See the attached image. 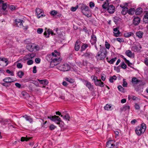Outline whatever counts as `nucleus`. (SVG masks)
Returning a JSON list of instances; mask_svg holds the SVG:
<instances>
[{
    "label": "nucleus",
    "mask_w": 148,
    "mask_h": 148,
    "mask_svg": "<svg viewBox=\"0 0 148 148\" xmlns=\"http://www.w3.org/2000/svg\"><path fill=\"white\" fill-rule=\"evenodd\" d=\"M139 47L140 49L141 48V47L140 45H139V47H138L137 46L135 45L132 47V50L134 51H138L139 50L138 48Z\"/></svg>",
    "instance_id": "c85d7f7f"
},
{
    "label": "nucleus",
    "mask_w": 148,
    "mask_h": 148,
    "mask_svg": "<svg viewBox=\"0 0 148 148\" xmlns=\"http://www.w3.org/2000/svg\"><path fill=\"white\" fill-rule=\"evenodd\" d=\"M122 8H123V10L121 11V13L123 15H125L128 12V9L126 7H125L124 6Z\"/></svg>",
    "instance_id": "4be33fe9"
},
{
    "label": "nucleus",
    "mask_w": 148,
    "mask_h": 148,
    "mask_svg": "<svg viewBox=\"0 0 148 148\" xmlns=\"http://www.w3.org/2000/svg\"><path fill=\"white\" fill-rule=\"evenodd\" d=\"M66 80L71 83H73L74 82L73 79L71 78L69 79L68 78H66Z\"/></svg>",
    "instance_id": "de8ad7c7"
},
{
    "label": "nucleus",
    "mask_w": 148,
    "mask_h": 148,
    "mask_svg": "<svg viewBox=\"0 0 148 148\" xmlns=\"http://www.w3.org/2000/svg\"><path fill=\"white\" fill-rule=\"evenodd\" d=\"M82 56H84L85 57L87 58H92L93 57V55L91 53L86 52L84 54L82 55Z\"/></svg>",
    "instance_id": "ddd939ff"
},
{
    "label": "nucleus",
    "mask_w": 148,
    "mask_h": 148,
    "mask_svg": "<svg viewBox=\"0 0 148 148\" xmlns=\"http://www.w3.org/2000/svg\"><path fill=\"white\" fill-rule=\"evenodd\" d=\"M111 107V106L110 105L106 104V106H105L104 107V108L105 110H109Z\"/></svg>",
    "instance_id": "ea45409f"
},
{
    "label": "nucleus",
    "mask_w": 148,
    "mask_h": 148,
    "mask_svg": "<svg viewBox=\"0 0 148 148\" xmlns=\"http://www.w3.org/2000/svg\"><path fill=\"white\" fill-rule=\"evenodd\" d=\"M36 15H37V17L38 18H42L45 16V15L44 14L43 11L39 8H36Z\"/></svg>",
    "instance_id": "0eeeda50"
},
{
    "label": "nucleus",
    "mask_w": 148,
    "mask_h": 148,
    "mask_svg": "<svg viewBox=\"0 0 148 148\" xmlns=\"http://www.w3.org/2000/svg\"><path fill=\"white\" fill-rule=\"evenodd\" d=\"M29 139L28 138L23 137L21 138V141H27L29 140Z\"/></svg>",
    "instance_id": "c03bdc74"
},
{
    "label": "nucleus",
    "mask_w": 148,
    "mask_h": 148,
    "mask_svg": "<svg viewBox=\"0 0 148 148\" xmlns=\"http://www.w3.org/2000/svg\"><path fill=\"white\" fill-rule=\"evenodd\" d=\"M128 98L129 99H132L133 100H135L136 99V97L135 96H129L128 97Z\"/></svg>",
    "instance_id": "680f3d73"
},
{
    "label": "nucleus",
    "mask_w": 148,
    "mask_h": 148,
    "mask_svg": "<svg viewBox=\"0 0 148 148\" xmlns=\"http://www.w3.org/2000/svg\"><path fill=\"white\" fill-rule=\"evenodd\" d=\"M88 46V45L87 44H84L81 47V51H82L84 50L85 49L87 48Z\"/></svg>",
    "instance_id": "e433bc0d"
},
{
    "label": "nucleus",
    "mask_w": 148,
    "mask_h": 148,
    "mask_svg": "<svg viewBox=\"0 0 148 148\" xmlns=\"http://www.w3.org/2000/svg\"><path fill=\"white\" fill-rule=\"evenodd\" d=\"M143 20L145 23H148V18H144Z\"/></svg>",
    "instance_id": "774afa93"
},
{
    "label": "nucleus",
    "mask_w": 148,
    "mask_h": 148,
    "mask_svg": "<svg viewBox=\"0 0 148 148\" xmlns=\"http://www.w3.org/2000/svg\"><path fill=\"white\" fill-rule=\"evenodd\" d=\"M142 10L143 9L140 8H137L135 11V14L136 15L140 14L143 12Z\"/></svg>",
    "instance_id": "c756f323"
},
{
    "label": "nucleus",
    "mask_w": 148,
    "mask_h": 148,
    "mask_svg": "<svg viewBox=\"0 0 148 148\" xmlns=\"http://www.w3.org/2000/svg\"><path fill=\"white\" fill-rule=\"evenodd\" d=\"M43 29L41 28H38L37 30V32L39 34L42 33L43 32Z\"/></svg>",
    "instance_id": "4d7b16f0"
},
{
    "label": "nucleus",
    "mask_w": 148,
    "mask_h": 148,
    "mask_svg": "<svg viewBox=\"0 0 148 148\" xmlns=\"http://www.w3.org/2000/svg\"><path fill=\"white\" fill-rule=\"evenodd\" d=\"M91 41L92 42V44H95L96 43L97 41V38L96 36L94 34H92L91 36Z\"/></svg>",
    "instance_id": "393cba45"
},
{
    "label": "nucleus",
    "mask_w": 148,
    "mask_h": 148,
    "mask_svg": "<svg viewBox=\"0 0 148 148\" xmlns=\"http://www.w3.org/2000/svg\"><path fill=\"white\" fill-rule=\"evenodd\" d=\"M40 61V60L39 58H36L35 61L37 63H39Z\"/></svg>",
    "instance_id": "338daca9"
},
{
    "label": "nucleus",
    "mask_w": 148,
    "mask_h": 148,
    "mask_svg": "<svg viewBox=\"0 0 148 148\" xmlns=\"http://www.w3.org/2000/svg\"><path fill=\"white\" fill-rule=\"evenodd\" d=\"M118 27H116L114 28L113 29L114 32V35L116 37H118L119 36L120 32L119 30H118Z\"/></svg>",
    "instance_id": "f3484780"
},
{
    "label": "nucleus",
    "mask_w": 148,
    "mask_h": 148,
    "mask_svg": "<svg viewBox=\"0 0 148 148\" xmlns=\"http://www.w3.org/2000/svg\"><path fill=\"white\" fill-rule=\"evenodd\" d=\"M143 34V32L139 31L136 33V34L137 37H138L139 38H141L142 37Z\"/></svg>",
    "instance_id": "aec40b11"
},
{
    "label": "nucleus",
    "mask_w": 148,
    "mask_h": 148,
    "mask_svg": "<svg viewBox=\"0 0 148 148\" xmlns=\"http://www.w3.org/2000/svg\"><path fill=\"white\" fill-rule=\"evenodd\" d=\"M52 55H50L48 57H51L52 56H53L51 58V63L50 65V67L51 68L57 65L58 62L61 60V59L60 58H58L57 57V56L58 55L54 52H52L51 53Z\"/></svg>",
    "instance_id": "f257e3e1"
},
{
    "label": "nucleus",
    "mask_w": 148,
    "mask_h": 148,
    "mask_svg": "<svg viewBox=\"0 0 148 148\" xmlns=\"http://www.w3.org/2000/svg\"><path fill=\"white\" fill-rule=\"evenodd\" d=\"M62 117L63 118V119L66 120H69L70 117L68 114H66L65 116H63Z\"/></svg>",
    "instance_id": "3c124183"
},
{
    "label": "nucleus",
    "mask_w": 148,
    "mask_h": 148,
    "mask_svg": "<svg viewBox=\"0 0 148 148\" xmlns=\"http://www.w3.org/2000/svg\"><path fill=\"white\" fill-rule=\"evenodd\" d=\"M133 35V33L131 32H126L124 34V36L125 37H128Z\"/></svg>",
    "instance_id": "473e14b6"
},
{
    "label": "nucleus",
    "mask_w": 148,
    "mask_h": 148,
    "mask_svg": "<svg viewBox=\"0 0 148 148\" xmlns=\"http://www.w3.org/2000/svg\"><path fill=\"white\" fill-rule=\"evenodd\" d=\"M58 30V28H56L53 29V31H52L51 29H48L46 31H45L44 33V35L46 38L49 37L50 34H51L52 35H55L56 33H58L57 32Z\"/></svg>",
    "instance_id": "20e7f679"
},
{
    "label": "nucleus",
    "mask_w": 148,
    "mask_h": 148,
    "mask_svg": "<svg viewBox=\"0 0 148 148\" xmlns=\"http://www.w3.org/2000/svg\"><path fill=\"white\" fill-rule=\"evenodd\" d=\"M106 49L105 47H102L100 49L98 53H99H99H102V54H106Z\"/></svg>",
    "instance_id": "cd10ccee"
},
{
    "label": "nucleus",
    "mask_w": 148,
    "mask_h": 148,
    "mask_svg": "<svg viewBox=\"0 0 148 148\" xmlns=\"http://www.w3.org/2000/svg\"><path fill=\"white\" fill-rule=\"evenodd\" d=\"M6 72L10 74L11 76L14 75V73L13 71H11L7 69L6 70Z\"/></svg>",
    "instance_id": "8fccbe9b"
},
{
    "label": "nucleus",
    "mask_w": 148,
    "mask_h": 148,
    "mask_svg": "<svg viewBox=\"0 0 148 148\" xmlns=\"http://www.w3.org/2000/svg\"><path fill=\"white\" fill-rule=\"evenodd\" d=\"M82 11L86 16L89 17L90 16V12L88 6L85 5L82 6Z\"/></svg>",
    "instance_id": "39448f33"
},
{
    "label": "nucleus",
    "mask_w": 148,
    "mask_h": 148,
    "mask_svg": "<svg viewBox=\"0 0 148 148\" xmlns=\"http://www.w3.org/2000/svg\"><path fill=\"white\" fill-rule=\"evenodd\" d=\"M108 1H106L103 3V4L102 5V7L104 9H106L107 8L108 5Z\"/></svg>",
    "instance_id": "c9c22d12"
},
{
    "label": "nucleus",
    "mask_w": 148,
    "mask_h": 148,
    "mask_svg": "<svg viewBox=\"0 0 148 148\" xmlns=\"http://www.w3.org/2000/svg\"><path fill=\"white\" fill-rule=\"evenodd\" d=\"M17 67L19 69L23 67V65L21 63H18L16 64Z\"/></svg>",
    "instance_id": "6e6d98bb"
},
{
    "label": "nucleus",
    "mask_w": 148,
    "mask_h": 148,
    "mask_svg": "<svg viewBox=\"0 0 148 148\" xmlns=\"http://www.w3.org/2000/svg\"><path fill=\"white\" fill-rule=\"evenodd\" d=\"M117 58H114L111 59L110 60L108 61L109 63L110 64H113L114 62L116 60Z\"/></svg>",
    "instance_id": "37998d69"
},
{
    "label": "nucleus",
    "mask_w": 148,
    "mask_h": 148,
    "mask_svg": "<svg viewBox=\"0 0 148 148\" xmlns=\"http://www.w3.org/2000/svg\"><path fill=\"white\" fill-rule=\"evenodd\" d=\"M140 21V18L138 17H136L133 19V23L134 25H137L138 24Z\"/></svg>",
    "instance_id": "dca6fc26"
},
{
    "label": "nucleus",
    "mask_w": 148,
    "mask_h": 148,
    "mask_svg": "<svg viewBox=\"0 0 148 148\" xmlns=\"http://www.w3.org/2000/svg\"><path fill=\"white\" fill-rule=\"evenodd\" d=\"M3 81L6 83H11L14 82V80L10 77H6L3 79Z\"/></svg>",
    "instance_id": "6ab92c4d"
},
{
    "label": "nucleus",
    "mask_w": 148,
    "mask_h": 148,
    "mask_svg": "<svg viewBox=\"0 0 148 148\" xmlns=\"http://www.w3.org/2000/svg\"><path fill=\"white\" fill-rule=\"evenodd\" d=\"M78 6L77 5L75 7H72L71 8V10L72 11L74 12L76 10V9H77V8H78Z\"/></svg>",
    "instance_id": "603ef678"
},
{
    "label": "nucleus",
    "mask_w": 148,
    "mask_h": 148,
    "mask_svg": "<svg viewBox=\"0 0 148 148\" xmlns=\"http://www.w3.org/2000/svg\"><path fill=\"white\" fill-rule=\"evenodd\" d=\"M89 6H90V7L91 8H93V7H94V6H95V4L92 2H90V3Z\"/></svg>",
    "instance_id": "69168bd1"
},
{
    "label": "nucleus",
    "mask_w": 148,
    "mask_h": 148,
    "mask_svg": "<svg viewBox=\"0 0 148 148\" xmlns=\"http://www.w3.org/2000/svg\"><path fill=\"white\" fill-rule=\"evenodd\" d=\"M116 40L117 41L120 42H122L123 41H124L123 38H116Z\"/></svg>",
    "instance_id": "0e129e2a"
},
{
    "label": "nucleus",
    "mask_w": 148,
    "mask_h": 148,
    "mask_svg": "<svg viewBox=\"0 0 148 148\" xmlns=\"http://www.w3.org/2000/svg\"><path fill=\"white\" fill-rule=\"evenodd\" d=\"M116 77L115 75H113L112 77L110 78L109 79V81L110 82H113V80H116Z\"/></svg>",
    "instance_id": "58836bf2"
},
{
    "label": "nucleus",
    "mask_w": 148,
    "mask_h": 148,
    "mask_svg": "<svg viewBox=\"0 0 148 148\" xmlns=\"http://www.w3.org/2000/svg\"><path fill=\"white\" fill-rule=\"evenodd\" d=\"M140 81L136 77H133L132 79V82L134 84H137L140 82Z\"/></svg>",
    "instance_id": "a878e982"
},
{
    "label": "nucleus",
    "mask_w": 148,
    "mask_h": 148,
    "mask_svg": "<svg viewBox=\"0 0 148 148\" xmlns=\"http://www.w3.org/2000/svg\"><path fill=\"white\" fill-rule=\"evenodd\" d=\"M1 61H2V63L5 62L6 64H7L8 63V60L6 58H2L1 60Z\"/></svg>",
    "instance_id": "49530a36"
},
{
    "label": "nucleus",
    "mask_w": 148,
    "mask_h": 148,
    "mask_svg": "<svg viewBox=\"0 0 148 148\" xmlns=\"http://www.w3.org/2000/svg\"><path fill=\"white\" fill-rule=\"evenodd\" d=\"M38 80L40 84H42L43 85H47L48 83V81L45 79L44 80H40L39 79H38Z\"/></svg>",
    "instance_id": "412c9836"
},
{
    "label": "nucleus",
    "mask_w": 148,
    "mask_h": 148,
    "mask_svg": "<svg viewBox=\"0 0 148 148\" xmlns=\"http://www.w3.org/2000/svg\"><path fill=\"white\" fill-rule=\"evenodd\" d=\"M128 11V13L129 14L133 15L134 14L135 9L134 8H131Z\"/></svg>",
    "instance_id": "2f4dec72"
},
{
    "label": "nucleus",
    "mask_w": 148,
    "mask_h": 148,
    "mask_svg": "<svg viewBox=\"0 0 148 148\" xmlns=\"http://www.w3.org/2000/svg\"><path fill=\"white\" fill-rule=\"evenodd\" d=\"M144 63L147 66H148V58H145L144 60Z\"/></svg>",
    "instance_id": "e2e57ef3"
},
{
    "label": "nucleus",
    "mask_w": 148,
    "mask_h": 148,
    "mask_svg": "<svg viewBox=\"0 0 148 148\" xmlns=\"http://www.w3.org/2000/svg\"><path fill=\"white\" fill-rule=\"evenodd\" d=\"M27 49L30 51H33L34 49V46L32 45H29L27 46Z\"/></svg>",
    "instance_id": "a211bd4d"
},
{
    "label": "nucleus",
    "mask_w": 148,
    "mask_h": 148,
    "mask_svg": "<svg viewBox=\"0 0 148 148\" xmlns=\"http://www.w3.org/2000/svg\"><path fill=\"white\" fill-rule=\"evenodd\" d=\"M15 22L18 27L21 28L22 27H23V24L25 22L23 20L17 18L15 20Z\"/></svg>",
    "instance_id": "6e6552de"
},
{
    "label": "nucleus",
    "mask_w": 148,
    "mask_h": 148,
    "mask_svg": "<svg viewBox=\"0 0 148 148\" xmlns=\"http://www.w3.org/2000/svg\"><path fill=\"white\" fill-rule=\"evenodd\" d=\"M86 85L87 87L90 90H92L93 88V86L91 84V83L88 82H86Z\"/></svg>",
    "instance_id": "5701e85b"
},
{
    "label": "nucleus",
    "mask_w": 148,
    "mask_h": 148,
    "mask_svg": "<svg viewBox=\"0 0 148 148\" xmlns=\"http://www.w3.org/2000/svg\"><path fill=\"white\" fill-rule=\"evenodd\" d=\"M115 7L112 5L108 6V11L110 13H112L114 12Z\"/></svg>",
    "instance_id": "f8f14e48"
},
{
    "label": "nucleus",
    "mask_w": 148,
    "mask_h": 148,
    "mask_svg": "<svg viewBox=\"0 0 148 148\" xmlns=\"http://www.w3.org/2000/svg\"><path fill=\"white\" fill-rule=\"evenodd\" d=\"M91 78L92 79V80L94 81V82L98 80L97 79V77L95 75H92L91 76Z\"/></svg>",
    "instance_id": "864d4df0"
},
{
    "label": "nucleus",
    "mask_w": 148,
    "mask_h": 148,
    "mask_svg": "<svg viewBox=\"0 0 148 148\" xmlns=\"http://www.w3.org/2000/svg\"><path fill=\"white\" fill-rule=\"evenodd\" d=\"M80 42L77 41L75 45V49L76 51H78L80 48Z\"/></svg>",
    "instance_id": "bb28decb"
},
{
    "label": "nucleus",
    "mask_w": 148,
    "mask_h": 148,
    "mask_svg": "<svg viewBox=\"0 0 148 148\" xmlns=\"http://www.w3.org/2000/svg\"><path fill=\"white\" fill-rule=\"evenodd\" d=\"M105 45L106 48L107 49H109L110 48V45L106 41L105 42Z\"/></svg>",
    "instance_id": "5fc2aeb1"
},
{
    "label": "nucleus",
    "mask_w": 148,
    "mask_h": 148,
    "mask_svg": "<svg viewBox=\"0 0 148 148\" xmlns=\"http://www.w3.org/2000/svg\"><path fill=\"white\" fill-rule=\"evenodd\" d=\"M121 67L123 69H125L127 68V65L124 62L122 63L121 65Z\"/></svg>",
    "instance_id": "09e8293b"
},
{
    "label": "nucleus",
    "mask_w": 148,
    "mask_h": 148,
    "mask_svg": "<svg viewBox=\"0 0 148 148\" xmlns=\"http://www.w3.org/2000/svg\"><path fill=\"white\" fill-rule=\"evenodd\" d=\"M0 7H2V9L5 10L7 8L6 3H5L3 1L0 0Z\"/></svg>",
    "instance_id": "4468645a"
},
{
    "label": "nucleus",
    "mask_w": 148,
    "mask_h": 148,
    "mask_svg": "<svg viewBox=\"0 0 148 148\" xmlns=\"http://www.w3.org/2000/svg\"><path fill=\"white\" fill-rule=\"evenodd\" d=\"M146 128V125L143 123L141 124L140 127H137L135 130L136 134L138 136H140L142 134L144 133Z\"/></svg>",
    "instance_id": "f03ea898"
},
{
    "label": "nucleus",
    "mask_w": 148,
    "mask_h": 148,
    "mask_svg": "<svg viewBox=\"0 0 148 148\" xmlns=\"http://www.w3.org/2000/svg\"><path fill=\"white\" fill-rule=\"evenodd\" d=\"M33 63V61L31 60H29L27 62V64L28 65H31V64H32Z\"/></svg>",
    "instance_id": "052dcab7"
},
{
    "label": "nucleus",
    "mask_w": 148,
    "mask_h": 148,
    "mask_svg": "<svg viewBox=\"0 0 148 148\" xmlns=\"http://www.w3.org/2000/svg\"><path fill=\"white\" fill-rule=\"evenodd\" d=\"M106 56V54H102V53H98L97 55L96 56V58L98 60H101L105 58Z\"/></svg>",
    "instance_id": "1a4fd4ad"
},
{
    "label": "nucleus",
    "mask_w": 148,
    "mask_h": 148,
    "mask_svg": "<svg viewBox=\"0 0 148 148\" xmlns=\"http://www.w3.org/2000/svg\"><path fill=\"white\" fill-rule=\"evenodd\" d=\"M56 68L58 70L62 71H69L70 69L69 65L67 64H58L56 65Z\"/></svg>",
    "instance_id": "7ed1b4c3"
},
{
    "label": "nucleus",
    "mask_w": 148,
    "mask_h": 148,
    "mask_svg": "<svg viewBox=\"0 0 148 148\" xmlns=\"http://www.w3.org/2000/svg\"><path fill=\"white\" fill-rule=\"evenodd\" d=\"M21 95L25 98H26V97L29 96L28 94L26 92H22L21 93Z\"/></svg>",
    "instance_id": "4c0bfd02"
},
{
    "label": "nucleus",
    "mask_w": 148,
    "mask_h": 148,
    "mask_svg": "<svg viewBox=\"0 0 148 148\" xmlns=\"http://www.w3.org/2000/svg\"><path fill=\"white\" fill-rule=\"evenodd\" d=\"M127 83L125 80V79H123V86L124 87H126L127 86Z\"/></svg>",
    "instance_id": "13d9d810"
},
{
    "label": "nucleus",
    "mask_w": 148,
    "mask_h": 148,
    "mask_svg": "<svg viewBox=\"0 0 148 148\" xmlns=\"http://www.w3.org/2000/svg\"><path fill=\"white\" fill-rule=\"evenodd\" d=\"M107 146L110 148H116V146L114 145L113 140H110L107 143Z\"/></svg>",
    "instance_id": "9d476101"
},
{
    "label": "nucleus",
    "mask_w": 148,
    "mask_h": 148,
    "mask_svg": "<svg viewBox=\"0 0 148 148\" xmlns=\"http://www.w3.org/2000/svg\"><path fill=\"white\" fill-rule=\"evenodd\" d=\"M130 109V107L129 106L125 105L120 108V112L121 113L123 111H125L127 110L129 111Z\"/></svg>",
    "instance_id": "9b49d317"
},
{
    "label": "nucleus",
    "mask_w": 148,
    "mask_h": 148,
    "mask_svg": "<svg viewBox=\"0 0 148 148\" xmlns=\"http://www.w3.org/2000/svg\"><path fill=\"white\" fill-rule=\"evenodd\" d=\"M48 118L53 121H57L58 122H56V123L58 125L60 124V122L61 121L60 118L58 116L55 115L54 116H48Z\"/></svg>",
    "instance_id": "423d86ee"
},
{
    "label": "nucleus",
    "mask_w": 148,
    "mask_h": 148,
    "mask_svg": "<svg viewBox=\"0 0 148 148\" xmlns=\"http://www.w3.org/2000/svg\"><path fill=\"white\" fill-rule=\"evenodd\" d=\"M118 88L120 91L123 92V88L121 86H118Z\"/></svg>",
    "instance_id": "bf43d9fd"
},
{
    "label": "nucleus",
    "mask_w": 148,
    "mask_h": 148,
    "mask_svg": "<svg viewBox=\"0 0 148 148\" xmlns=\"http://www.w3.org/2000/svg\"><path fill=\"white\" fill-rule=\"evenodd\" d=\"M95 85L97 86H99L101 87H103L104 86L103 83L101 82V80L100 79H98L95 81Z\"/></svg>",
    "instance_id": "2eb2a0df"
},
{
    "label": "nucleus",
    "mask_w": 148,
    "mask_h": 148,
    "mask_svg": "<svg viewBox=\"0 0 148 148\" xmlns=\"http://www.w3.org/2000/svg\"><path fill=\"white\" fill-rule=\"evenodd\" d=\"M26 120L28 121L30 123H32L33 121V119L30 116H28L27 117H25Z\"/></svg>",
    "instance_id": "a19ab883"
},
{
    "label": "nucleus",
    "mask_w": 148,
    "mask_h": 148,
    "mask_svg": "<svg viewBox=\"0 0 148 148\" xmlns=\"http://www.w3.org/2000/svg\"><path fill=\"white\" fill-rule=\"evenodd\" d=\"M35 56V54L34 53L29 54L26 55V57L27 58V59L29 60L30 59L33 58Z\"/></svg>",
    "instance_id": "b1692460"
},
{
    "label": "nucleus",
    "mask_w": 148,
    "mask_h": 148,
    "mask_svg": "<svg viewBox=\"0 0 148 148\" xmlns=\"http://www.w3.org/2000/svg\"><path fill=\"white\" fill-rule=\"evenodd\" d=\"M17 74L18 77L20 78H21L24 75V73L23 71H19L18 72Z\"/></svg>",
    "instance_id": "f704fd0d"
},
{
    "label": "nucleus",
    "mask_w": 148,
    "mask_h": 148,
    "mask_svg": "<svg viewBox=\"0 0 148 148\" xmlns=\"http://www.w3.org/2000/svg\"><path fill=\"white\" fill-rule=\"evenodd\" d=\"M126 55L129 57H132L133 55L132 52L130 50H127L125 52Z\"/></svg>",
    "instance_id": "7c9ffc66"
},
{
    "label": "nucleus",
    "mask_w": 148,
    "mask_h": 148,
    "mask_svg": "<svg viewBox=\"0 0 148 148\" xmlns=\"http://www.w3.org/2000/svg\"><path fill=\"white\" fill-rule=\"evenodd\" d=\"M9 121L10 120H7V119H1L0 120L1 123L3 125L6 124L7 123L9 122Z\"/></svg>",
    "instance_id": "72a5a7b5"
},
{
    "label": "nucleus",
    "mask_w": 148,
    "mask_h": 148,
    "mask_svg": "<svg viewBox=\"0 0 148 148\" xmlns=\"http://www.w3.org/2000/svg\"><path fill=\"white\" fill-rule=\"evenodd\" d=\"M57 13L58 12L57 11L55 10L51 11L50 12V14L53 16H55L56 15Z\"/></svg>",
    "instance_id": "79ce46f5"
},
{
    "label": "nucleus",
    "mask_w": 148,
    "mask_h": 148,
    "mask_svg": "<svg viewBox=\"0 0 148 148\" xmlns=\"http://www.w3.org/2000/svg\"><path fill=\"white\" fill-rule=\"evenodd\" d=\"M56 127L53 124H51L49 126V128L51 130H53L55 129Z\"/></svg>",
    "instance_id": "a18cd8bd"
}]
</instances>
